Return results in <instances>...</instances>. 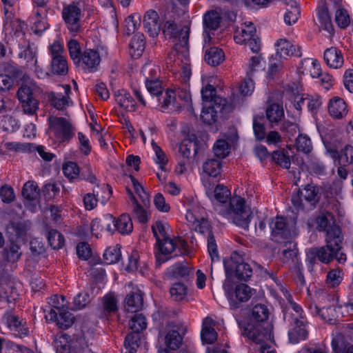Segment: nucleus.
Segmentation results:
<instances>
[{
    "label": "nucleus",
    "mask_w": 353,
    "mask_h": 353,
    "mask_svg": "<svg viewBox=\"0 0 353 353\" xmlns=\"http://www.w3.org/2000/svg\"><path fill=\"white\" fill-rule=\"evenodd\" d=\"M208 197L212 201L214 210L236 225L248 229L252 212L245 201L241 196L231 197L230 190L223 184H218Z\"/></svg>",
    "instance_id": "f257e3e1"
},
{
    "label": "nucleus",
    "mask_w": 353,
    "mask_h": 353,
    "mask_svg": "<svg viewBox=\"0 0 353 353\" xmlns=\"http://www.w3.org/2000/svg\"><path fill=\"white\" fill-rule=\"evenodd\" d=\"M278 290L288 301L290 312L284 313V319L290 325L288 331V336L290 343L296 344L301 341L307 339L308 336V322L305 316L302 307L292 300V296L288 290L282 284H277Z\"/></svg>",
    "instance_id": "f03ea898"
},
{
    "label": "nucleus",
    "mask_w": 353,
    "mask_h": 353,
    "mask_svg": "<svg viewBox=\"0 0 353 353\" xmlns=\"http://www.w3.org/2000/svg\"><path fill=\"white\" fill-rule=\"evenodd\" d=\"M270 311L264 304H256L252 310L251 322L245 327V334L256 343L270 340L272 325L269 322Z\"/></svg>",
    "instance_id": "7ed1b4c3"
},
{
    "label": "nucleus",
    "mask_w": 353,
    "mask_h": 353,
    "mask_svg": "<svg viewBox=\"0 0 353 353\" xmlns=\"http://www.w3.org/2000/svg\"><path fill=\"white\" fill-rule=\"evenodd\" d=\"M326 245L319 248L316 252L317 258L320 261L327 263L334 259L337 251L341 250L343 237L339 226H334L327 230Z\"/></svg>",
    "instance_id": "20e7f679"
},
{
    "label": "nucleus",
    "mask_w": 353,
    "mask_h": 353,
    "mask_svg": "<svg viewBox=\"0 0 353 353\" xmlns=\"http://www.w3.org/2000/svg\"><path fill=\"white\" fill-rule=\"evenodd\" d=\"M158 252L156 254L157 259L161 262H165L170 257L183 254L187 252V242L179 237H168L161 241H157Z\"/></svg>",
    "instance_id": "39448f33"
},
{
    "label": "nucleus",
    "mask_w": 353,
    "mask_h": 353,
    "mask_svg": "<svg viewBox=\"0 0 353 353\" xmlns=\"http://www.w3.org/2000/svg\"><path fill=\"white\" fill-rule=\"evenodd\" d=\"M241 256L234 252L229 259L224 260V268L227 277L233 274L239 279L248 281L252 275V268L250 265L243 263Z\"/></svg>",
    "instance_id": "423d86ee"
},
{
    "label": "nucleus",
    "mask_w": 353,
    "mask_h": 353,
    "mask_svg": "<svg viewBox=\"0 0 353 353\" xmlns=\"http://www.w3.org/2000/svg\"><path fill=\"white\" fill-rule=\"evenodd\" d=\"M223 289L230 306L232 309H238L243 303L248 301L253 295V290L246 284L240 283L233 288L230 284L225 283Z\"/></svg>",
    "instance_id": "0eeeda50"
},
{
    "label": "nucleus",
    "mask_w": 353,
    "mask_h": 353,
    "mask_svg": "<svg viewBox=\"0 0 353 353\" xmlns=\"http://www.w3.org/2000/svg\"><path fill=\"white\" fill-rule=\"evenodd\" d=\"M272 237L277 243L290 239L296 235L295 223L288 222L282 216L275 217L270 223Z\"/></svg>",
    "instance_id": "6e6552de"
},
{
    "label": "nucleus",
    "mask_w": 353,
    "mask_h": 353,
    "mask_svg": "<svg viewBox=\"0 0 353 353\" xmlns=\"http://www.w3.org/2000/svg\"><path fill=\"white\" fill-rule=\"evenodd\" d=\"M36 152L39 154H53L50 152H46L45 148L41 145H37L34 143L17 141H3L0 143L1 153H34Z\"/></svg>",
    "instance_id": "1a4fd4ad"
},
{
    "label": "nucleus",
    "mask_w": 353,
    "mask_h": 353,
    "mask_svg": "<svg viewBox=\"0 0 353 353\" xmlns=\"http://www.w3.org/2000/svg\"><path fill=\"white\" fill-rule=\"evenodd\" d=\"M3 323L14 336L22 338L29 334L26 321L11 310L6 311L2 317Z\"/></svg>",
    "instance_id": "9d476101"
},
{
    "label": "nucleus",
    "mask_w": 353,
    "mask_h": 353,
    "mask_svg": "<svg viewBox=\"0 0 353 353\" xmlns=\"http://www.w3.org/2000/svg\"><path fill=\"white\" fill-rule=\"evenodd\" d=\"M163 32L170 38H178L181 48L187 51L188 47V39L190 35V28L188 26L179 27L174 21H168L164 24Z\"/></svg>",
    "instance_id": "9b49d317"
},
{
    "label": "nucleus",
    "mask_w": 353,
    "mask_h": 353,
    "mask_svg": "<svg viewBox=\"0 0 353 353\" xmlns=\"http://www.w3.org/2000/svg\"><path fill=\"white\" fill-rule=\"evenodd\" d=\"M49 126L54 136L65 141L72 136V125L70 123L63 117H50Z\"/></svg>",
    "instance_id": "f8f14e48"
},
{
    "label": "nucleus",
    "mask_w": 353,
    "mask_h": 353,
    "mask_svg": "<svg viewBox=\"0 0 353 353\" xmlns=\"http://www.w3.org/2000/svg\"><path fill=\"white\" fill-rule=\"evenodd\" d=\"M227 104V101L223 98H216L215 99V104H204L201 114V120L208 124L212 125L217 120L218 113L224 110Z\"/></svg>",
    "instance_id": "ddd939ff"
},
{
    "label": "nucleus",
    "mask_w": 353,
    "mask_h": 353,
    "mask_svg": "<svg viewBox=\"0 0 353 353\" xmlns=\"http://www.w3.org/2000/svg\"><path fill=\"white\" fill-rule=\"evenodd\" d=\"M63 18L68 28L72 32H77L80 29L81 9L74 4L65 6L62 12Z\"/></svg>",
    "instance_id": "4468645a"
},
{
    "label": "nucleus",
    "mask_w": 353,
    "mask_h": 353,
    "mask_svg": "<svg viewBox=\"0 0 353 353\" xmlns=\"http://www.w3.org/2000/svg\"><path fill=\"white\" fill-rule=\"evenodd\" d=\"M79 63L76 65L81 66L84 70L90 72H94L101 62V57L97 50L86 49L83 52Z\"/></svg>",
    "instance_id": "2eb2a0df"
},
{
    "label": "nucleus",
    "mask_w": 353,
    "mask_h": 353,
    "mask_svg": "<svg viewBox=\"0 0 353 353\" xmlns=\"http://www.w3.org/2000/svg\"><path fill=\"white\" fill-rule=\"evenodd\" d=\"M145 31L152 37H157L161 30V22L158 13L154 10L146 11L143 18Z\"/></svg>",
    "instance_id": "dca6fc26"
},
{
    "label": "nucleus",
    "mask_w": 353,
    "mask_h": 353,
    "mask_svg": "<svg viewBox=\"0 0 353 353\" xmlns=\"http://www.w3.org/2000/svg\"><path fill=\"white\" fill-rule=\"evenodd\" d=\"M125 189L132 203V212L134 216L141 223L148 222L150 217V213L145 208L148 205H144L139 201L130 188Z\"/></svg>",
    "instance_id": "f3484780"
},
{
    "label": "nucleus",
    "mask_w": 353,
    "mask_h": 353,
    "mask_svg": "<svg viewBox=\"0 0 353 353\" xmlns=\"http://www.w3.org/2000/svg\"><path fill=\"white\" fill-rule=\"evenodd\" d=\"M258 157L261 163H263L265 161H269L274 162L285 169L290 168L291 163H292L303 170V161L300 156H292V159H290V156H258Z\"/></svg>",
    "instance_id": "a211bd4d"
},
{
    "label": "nucleus",
    "mask_w": 353,
    "mask_h": 353,
    "mask_svg": "<svg viewBox=\"0 0 353 353\" xmlns=\"http://www.w3.org/2000/svg\"><path fill=\"white\" fill-rule=\"evenodd\" d=\"M226 156H214L208 159L203 164V174L213 179L217 178L221 174L223 159Z\"/></svg>",
    "instance_id": "6ab92c4d"
},
{
    "label": "nucleus",
    "mask_w": 353,
    "mask_h": 353,
    "mask_svg": "<svg viewBox=\"0 0 353 353\" xmlns=\"http://www.w3.org/2000/svg\"><path fill=\"white\" fill-rule=\"evenodd\" d=\"M21 284L10 280L2 281L0 283V297L11 303L16 301L19 296Z\"/></svg>",
    "instance_id": "aec40b11"
},
{
    "label": "nucleus",
    "mask_w": 353,
    "mask_h": 353,
    "mask_svg": "<svg viewBox=\"0 0 353 353\" xmlns=\"http://www.w3.org/2000/svg\"><path fill=\"white\" fill-rule=\"evenodd\" d=\"M61 88L63 90V93L54 92H50L48 94V99L52 105L57 110H62L70 102L69 94L71 92L70 85L61 86Z\"/></svg>",
    "instance_id": "412c9836"
},
{
    "label": "nucleus",
    "mask_w": 353,
    "mask_h": 353,
    "mask_svg": "<svg viewBox=\"0 0 353 353\" xmlns=\"http://www.w3.org/2000/svg\"><path fill=\"white\" fill-rule=\"evenodd\" d=\"M22 194L27 201L33 202L26 205L31 212H35L39 195V189L36 183L32 181L26 182L23 187Z\"/></svg>",
    "instance_id": "4be33fe9"
},
{
    "label": "nucleus",
    "mask_w": 353,
    "mask_h": 353,
    "mask_svg": "<svg viewBox=\"0 0 353 353\" xmlns=\"http://www.w3.org/2000/svg\"><path fill=\"white\" fill-rule=\"evenodd\" d=\"M327 108L330 115L336 119H343L348 112L345 101L339 97L332 98L330 100Z\"/></svg>",
    "instance_id": "5701e85b"
},
{
    "label": "nucleus",
    "mask_w": 353,
    "mask_h": 353,
    "mask_svg": "<svg viewBox=\"0 0 353 353\" xmlns=\"http://www.w3.org/2000/svg\"><path fill=\"white\" fill-rule=\"evenodd\" d=\"M323 58L326 64L331 68H341L344 63L342 52L336 47H331L324 52Z\"/></svg>",
    "instance_id": "b1692460"
},
{
    "label": "nucleus",
    "mask_w": 353,
    "mask_h": 353,
    "mask_svg": "<svg viewBox=\"0 0 353 353\" xmlns=\"http://www.w3.org/2000/svg\"><path fill=\"white\" fill-rule=\"evenodd\" d=\"M275 45L276 46L277 54L281 57L285 58L288 56H301L300 47H296L287 39H281L276 41Z\"/></svg>",
    "instance_id": "393cba45"
},
{
    "label": "nucleus",
    "mask_w": 353,
    "mask_h": 353,
    "mask_svg": "<svg viewBox=\"0 0 353 353\" xmlns=\"http://www.w3.org/2000/svg\"><path fill=\"white\" fill-rule=\"evenodd\" d=\"M256 35V28L252 22L245 23L237 29L234 35L236 43L244 44L248 40Z\"/></svg>",
    "instance_id": "a878e982"
},
{
    "label": "nucleus",
    "mask_w": 353,
    "mask_h": 353,
    "mask_svg": "<svg viewBox=\"0 0 353 353\" xmlns=\"http://www.w3.org/2000/svg\"><path fill=\"white\" fill-rule=\"evenodd\" d=\"M205 150V144L191 139H183L179 146V152L181 154H190L191 152H193V154H199L204 153Z\"/></svg>",
    "instance_id": "bb28decb"
},
{
    "label": "nucleus",
    "mask_w": 353,
    "mask_h": 353,
    "mask_svg": "<svg viewBox=\"0 0 353 353\" xmlns=\"http://www.w3.org/2000/svg\"><path fill=\"white\" fill-rule=\"evenodd\" d=\"M143 306V294L139 290L127 294L125 299V309L127 312L135 313Z\"/></svg>",
    "instance_id": "cd10ccee"
},
{
    "label": "nucleus",
    "mask_w": 353,
    "mask_h": 353,
    "mask_svg": "<svg viewBox=\"0 0 353 353\" xmlns=\"http://www.w3.org/2000/svg\"><path fill=\"white\" fill-rule=\"evenodd\" d=\"M165 336V344L169 350H175L178 349L182 342V336L179 333L176 326L168 325L166 327Z\"/></svg>",
    "instance_id": "c85d7f7f"
},
{
    "label": "nucleus",
    "mask_w": 353,
    "mask_h": 353,
    "mask_svg": "<svg viewBox=\"0 0 353 353\" xmlns=\"http://www.w3.org/2000/svg\"><path fill=\"white\" fill-rule=\"evenodd\" d=\"M284 110L281 105L279 103H272L266 109V118L270 123L272 128L277 125L284 118Z\"/></svg>",
    "instance_id": "c756f323"
},
{
    "label": "nucleus",
    "mask_w": 353,
    "mask_h": 353,
    "mask_svg": "<svg viewBox=\"0 0 353 353\" xmlns=\"http://www.w3.org/2000/svg\"><path fill=\"white\" fill-rule=\"evenodd\" d=\"M318 21L319 26L327 31L330 35H333L334 30L327 6L324 3L318 8Z\"/></svg>",
    "instance_id": "7c9ffc66"
},
{
    "label": "nucleus",
    "mask_w": 353,
    "mask_h": 353,
    "mask_svg": "<svg viewBox=\"0 0 353 353\" xmlns=\"http://www.w3.org/2000/svg\"><path fill=\"white\" fill-rule=\"evenodd\" d=\"M214 321L207 316L203 321L201 339L206 343H213L217 339V333L214 328Z\"/></svg>",
    "instance_id": "2f4dec72"
},
{
    "label": "nucleus",
    "mask_w": 353,
    "mask_h": 353,
    "mask_svg": "<svg viewBox=\"0 0 353 353\" xmlns=\"http://www.w3.org/2000/svg\"><path fill=\"white\" fill-rule=\"evenodd\" d=\"M283 1L288 7L284 15V21L286 24L291 26L298 21L300 8L295 0H283Z\"/></svg>",
    "instance_id": "473e14b6"
},
{
    "label": "nucleus",
    "mask_w": 353,
    "mask_h": 353,
    "mask_svg": "<svg viewBox=\"0 0 353 353\" xmlns=\"http://www.w3.org/2000/svg\"><path fill=\"white\" fill-rule=\"evenodd\" d=\"M225 59V54L222 49L218 47H210L207 49L205 54V61L212 66L221 64Z\"/></svg>",
    "instance_id": "72a5a7b5"
},
{
    "label": "nucleus",
    "mask_w": 353,
    "mask_h": 353,
    "mask_svg": "<svg viewBox=\"0 0 353 353\" xmlns=\"http://www.w3.org/2000/svg\"><path fill=\"white\" fill-rule=\"evenodd\" d=\"M185 218L187 221L192 225L193 228L196 231L203 233L208 228V221L205 219L196 214L190 209H187Z\"/></svg>",
    "instance_id": "f704fd0d"
},
{
    "label": "nucleus",
    "mask_w": 353,
    "mask_h": 353,
    "mask_svg": "<svg viewBox=\"0 0 353 353\" xmlns=\"http://www.w3.org/2000/svg\"><path fill=\"white\" fill-rule=\"evenodd\" d=\"M118 104L128 111L136 110V102L131 94L125 90H121L115 95Z\"/></svg>",
    "instance_id": "c9c22d12"
},
{
    "label": "nucleus",
    "mask_w": 353,
    "mask_h": 353,
    "mask_svg": "<svg viewBox=\"0 0 353 353\" xmlns=\"http://www.w3.org/2000/svg\"><path fill=\"white\" fill-rule=\"evenodd\" d=\"M130 179L132 183V187L128 186L127 188H130L135 196V194L138 196L139 201H141V203L144 205H149L150 203V198L148 193L145 190L143 186L141 183H140L132 175L130 176Z\"/></svg>",
    "instance_id": "e433bc0d"
},
{
    "label": "nucleus",
    "mask_w": 353,
    "mask_h": 353,
    "mask_svg": "<svg viewBox=\"0 0 353 353\" xmlns=\"http://www.w3.org/2000/svg\"><path fill=\"white\" fill-rule=\"evenodd\" d=\"M315 224L319 231H325L326 233L331 228L337 226L334 223L332 214L329 212L322 213L317 216L315 219Z\"/></svg>",
    "instance_id": "4c0bfd02"
},
{
    "label": "nucleus",
    "mask_w": 353,
    "mask_h": 353,
    "mask_svg": "<svg viewBox=\"0 0 353 353\" xmlns=\"http://www.w3.org/2000/svg\"><path fill=\"white\" fill-rule=\"evenodd\" d=\"M312 65L314 68V71H311V75L312 77L319 78V83L321 84V85H323L326 90H328L332 86L334 83V79L332 76L327 73H321L320 65L317 63L316 61L312 62Z\"/></svg>",
    "instance_id": "58836bf2"
},
{
    "label": "nucleus",
    "mask_w": 353,
    "mask_h": 353,
    "mask_svg": "<svg viewBox=\"0 0 353 353\" xmlns=\"http://www.w3.org/2000/svg\"><path fill=\"white\" fill-rule=\"evenodd\" d=\"M117 231L121 234H129L133 230V224L130 216L123 214L116 219Z\"/></svg>",
    "instance_id": "ea45409f"
},
{
    "label": "nucleus",
    "mask_w": 353,
    "mask_h": 353,
    "mask_svg": "<svg viewBox=\"0 0 353 353\" xmlns=\"http://www.w3.org/2000/svg\"><path fill=\"white\" fill-rule=\"evenodd\" d=\"M45 12L41 10H37L34 17L32 18V30L36 34H40L48 28V24L45 21L44 15Z\"/></svg>",
    "instance_id": "a19ab883"
},
{
    "label": "nucleus",
    "mask_w": 353,
    "mask_h": 353,
    "mask_svg": "<svg viewBox=\"0 0 353 353\" xmlns=\"http://www.w3.org/2000/svg\"><path fill=\"white\" fill-rule=\"evenodd\" d=\"M169 230V224L167 222L162 221H156V223L152 226V230L157 241L170 237L168 234Z\"/></svg>",
    "instance_id": "79ce46f5"
},
{
    "label": "nucleus",
    "mask_w": 353,
    "mask_h": 353,
    "mask_svg": "<svg viewBox=\"0 0 353 353\" xmlns=\"http://www.w3.org/2000/svg\"><path fill=\"white\" fill-rule=\"evenodd\" d=\"M51 68L53 74L65 75L68 71V63L65 57H54L52 59Z\"/></svg>",
    "instance_id": "37998d69"
},
{
    "label": "nucleus",
    "mask_w": 353,
    "mask_h": 353,
    "mask_svg": "<svg viewBox=\"0 0 353 353\" xmlns=\"http://www.w3.org/2000/svg\"><path fill=\"white\" fill-rule=\"evenodd\" d=\"M121 253L119 245L107 248L103 254V261L106 264L116 263L121 259Z\"/></svg>",
    "instance_id": "c03bdc74"
},
{
    "label": "nucleus",
    "mask_w": 353,
    "mask_h": 353,
    "mask_svg": "<svg viewBox=\"0 0 353 353\" xmlns=\"http://www.w3.org/2000/svg\"><path fill=\"white\" fill-rule=\"evenodd\" d=\"M145 87L148 91L157 97H160L163 91L162 81L159 80L158 78L150 79L148 77H145Z\"/></svg>",
    "instance_id": "a18cd8bd"
},
{
    "label": "nucleus",
    "mask_w": 353,
    "mask_h": 353,
    "mask_svg": "<svg viewBox=\"0 0 353 353\" xmlns=\"http://www.w3.org/2000/svg\"><path fill=\"white\" fill-rule=\"evenodd\" d=\"M221 20V18L217 12L211 11L204 15L203 23L206 28L215 30L219 28Z\"/></svg>",
    "instance_id": "49530a36"
},
{
    "label": "nucleus",
    "mask_w": 353,
    "mask_h": 353,
    "mask_svg": "<svg viewBox=\"0 0 353 353\" xmlns=\"http://www.w3.org/2000/svg\"><path fill=\"white\" fill-rule=\"evenodd\" d=\"M140 339L139 334L135 332L128 334L124 341V349L126 350V352H136L139 346Z\"/></svg>",
    "instance_id": "de8ad7c7"
},
{
    "label": "nucleus",
    "mask_w": 353,
    "mask_h": 353,
    "mask_svg": "<svg viewBox=\"0 0 353 353\" xmlns=\"http://www.w3.org/2000/svg\"><path fill=\"white\" fill-rule=\"evenodd\" d=\"M170 294L174 301H181L187 296L188 289L183 283H175L170 288Z\"/></svg>",
    "instance_id": "09e8293b"
},
{
    "label": "nucleus",
    "mask_w": 353,
    "mask_h": 353,
    "mask_svg": "<svg viewBox=\"0 0 353 353\" xmlns=\"http://www.w3.org/2000/svg\"><path fill=\"white\" fill-rule=\"evenodd\" d=\"M298 152L308 154L312 151V144L310 139L306 135H299L296 139L294 146Z\"/></svg>",
    "instance_id": "8fccbe9b"
},
{
    "label": "nucleus",
    "mask_w": 353,
    "mask_h": 353,
    "mask_svg": "<svg viewBox=\"0 0 353 353\" xmlns=\"http://www.w3.org/2000/svg\"><path fill=\"white\" fill-rule=\"evenodd\" d=\"M190 272V268L181 263H176L168 270L169 276L176 279L185 278L189 276Z\"/></svg>",
    "instance_id": "3c124183"
},
{
    "label": "nucleus",
    "mask_w": 353,
    "mask_h": 353,
    "mask_svg": "<svg viewBox=\"0 0 353 353\" xmlns=\"http://www.w3.org/2000/svg\"><path fill=\"white\" fill-rule=\"evenodd\" d=\"M68 48L70 58L74 63L75 65L79 63L80 57L83 54L80 43L75 39H71L68 43Z\"/></svg>",
    "instance_id": "603ef678"
},
{
    "label": "nucleus",
    "mask_w": 353,
    "mask_h": 353,
    "mask_svg": "<svg viewBox=\"0 0 353 353\" xmlns=\"http://www.w3.org/2000/svg\"><path fill=\"white\" fill-rule=\"evenodd\" d=\"M129 325L132 332L139 334L147 327L146 319L141 314H135L130 321Z\"/></svg>",
    "instance_id": "864d4df0"
},
{
    "label": "nucleus",
    "mask_w": 353,
    "mask_h": 353,
    "mask_svg": "<svg viewBox=\"0 0 353 353\" xmlns=\"http://www.w3.org/2000/svg\"><path fill=\"white\" fill-rule=\"evenodd\" d=\"M48 241L52 248L60 249L64 245V237L57 230H50L48 234Z\"/></svg>",
    "instance_id": "5fc2aeb1"
},
{
    "label": "nucleus",
    "mask_w": 353,
    "mask_h": 353,
    "mask_svg": "<svg viewBox=\"0 0 353 353\" xmlns=\"http://www.w3.org/2000/svg\"><path fill=\"white\" fill-rule=\"evenodd\" d=\"M201 96L205 104H215V99L216 98H221L216 95L215 88L210 84H208L202 88Z\"/></svg>",
    "instance_id": "6e6d98bb"
},
{
    "label": "nucleus",
    "mask_w": 353,
    "mask_h": 353,
    "mask_svg": "<svg viewBox=\"0 0 353 353\" xmlns=\"http://www.w3.org/2000/svg\"><path fill=\"white\" fill-rule=\"evenodd\" d=\"M70 336L68 334H63L54 341V347L57 353H70Z\"/></svg>",
    "instance_id": "4d7b16f0"
},
{
    "label": "nucleus",
    "mask_w": 353,
    "mask_h": 353,
    "mask_svg": "<svg viewBox=\"0 0 353 353\" xmlns=\"http://www.w3.org/2000/svg\"><path fill=\"white\" fill-rule=\"evenodd\" d=\"M62 169L65 176L70 181L78 178L79 175V168L75 162H65L63 165Z\"/></svg>",
    "instance_id": "13d9d810"
},
{
    "label": "nucleus",
    "mask_w": 353,
    "mask_h": 353,
    "mask_svg": "<svg viewBox=\"0 0 353 353\" xmlns=\"http://www.w3.org/2000/svg\"><path fill=\"white\" fill-rule=\"evenodd\" d=\"M68 309L60 311L59 312V319H57V325L62 329H68L71 327L74 321V317Z\"/></svg>",
    "instance_id": "bf43d9fd"
},
{
    "label": "nucleus",
    "mask_w": 353,
    "mask_h": 353,
    "mask_svg": "<svg viewBox=\"0 0 353 353\" xmlns=\"http://www.w3.org/2000/svg\"><path fill=\"white\" fill-rule=\"evenodd\" d=\"M99 192L97 190H93L92 192L86 193L83 198V205L86 210L94 209L99 200Z\"/></svg>",
    "instance_id": "052dcab7"
},
{
    "label": "nucleus",
    "mask_w": 353,
    "mask_h": 353,
    "mask_svg": "<svg viewBox=\"0 0 353 353\" xmlns=\"http://www.w3.org/2000/svg\"><path fill=\"white\" fill-rule=\"evenodd\" d=\"M48 303L52 307L56 309L58 312L65 309H69L68 303L62 295L54 294L51 296L48 299Z\"/></svg>",
    "instance_id": "680f3d73"
},
{
    "label": "nucleus",
    "mask_w": 353,
    "mask_h": 353,
    "mask_svg": "<svg viewBox=\"0 0 353 353\" xmlns=\"http://www.w3.org/2000/svg\"><path fill=\"white\" fill-rule=\"evenodd\" d=\"M335 21L341 28H346L350 23V17L346 10L339 8L335 13Z\"/></svg>",
    "instance_id": "e2e57ef3"
},
{
    "label": "nucleus",
    "mask_w": 353,
    "mask_h": 353,
    "mask_svg": "<svg viewBox=\"0 0 353 353\" xmlns=\"http://www.w3.org/2000/svg\"><path fill=\"white\" fill-rule=\"evenodd\" d=\"M263 117L255 116L253 119V130L256 138L262 140L265 137V128Z\"/></svg>",
    "instance_id": "0e129e2a"
},
{
    "label": "nucleus",
    "mask_w": 353,
    "mask_h": 353,
    "mask_svg": "<svg viewBox=\"0 0 353 353\" xmlns=\"http://www.w3.org/2000/svg\"><path fill=\"white\" fill-rule=\"evenodd\" d=\"M90 301V294L87 292H81L74 298L72 310H81Z\"/></svg>",
    "instance_id": "69168bd1"
},
{
    "label": "nucleus",
    "mask_w": 353,
    "mask_h": 353,
    "mask_svg": "<svg viewBox=\"0 0 353 353\" xmlns=\"http://www.w3.org/2000/svg\"><path fill=\"white\" fill-rule=\"evenodd\" d=\"M153 203L156 209L163 213H168L170 211L171 207L165 198L161 193H157L154 195Z\"/></svg>",
    "instance_id": "338daca9"
},
{
    "label": "nucleus",
    "mask_w": 353,
    "mask_h": 353,
    "mask_svg": "<svg viewBox=\"0 0 353 353\" xmlns=\"http://www.w3.org/2000/svg\"><path fill=\"white\" fill-rule=\"evenodd\" d=\"M19 56L20 58H23L26 61L28 65L33 66L37 63L36 52L30 45H28L23 50H22L19 54Z\"/></svg>",
    "instance_id": "774afa93"
}]
</instances>
